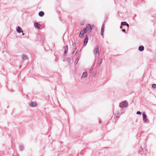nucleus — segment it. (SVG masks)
I'll list each match as a JSON object with an SVG mask.
<instances>
[{"instance_id": "f257e3e1", "label": "nucleus", "mask_w": 156, "mask_h": 156, "mask_svg": "<svg viewBox=\"0 0 156 156\" xmlns=\"http://www.w3.org/2000/svg\"><path fill=\"white\" fill-rule=\"evenodd\" d=\"M128 104L126 101H124L119 104V107L121 108L123 107H126L128 106Z\"/></svg>"}, {"instance_id": "f03ea898", "label": "nucleus", "mask_w": 156, "mask_h": 156, "mask_svg": "<svg viewBox=\"0 0 156 156\" xmlns=\"http://www.w3.org/2000/svg\"><path fill=\"white\" fill-rule=\"evenodd\" d=\"M88 38L87 36L86 35L85 37L84 41L83 46L84 47L86 46L88 42Z\"/></svg>"}, {"instance_id": "7ed1b4c3", "label": "nucleus", "mask_w": 156, "mask_h": 156, "mask_svg": "<svg viewBox=\"0 0 156 156\" xmlns=\"http://www.w3.org/2000/svg\"><path fill=\"white\" fill-rule=\"evenodd\" d=\"M93 52L94 55H96V54L99 55L100 53L98 48V47L95 48L93 50Z\"/></svg>"}, {"instance_id": "20e7f679", "label": "nucleus", "mask_w": 156, "mask_h": 156, "mask_svg": "<svg viewBox=\"0 0 156 156\" xmlns=\"http://www.w3.org/2000/svg\"><path fill=\"white\" fill-rule=\"evenodd\" d=\"M64 48L65 49V51H64V53L63 54V55L64 56H65L67 54L68 51V46H67V45H66V46L64 47Z\"/></svg>"}, {"instance_id": "39448f33", "label": "nucleus", "mask_w": 156, "mask_h": 156, "mask_svg": "<svg viewBox=\"0 0 156 156\" xmlns=\"http://www.w3.org/2000/svg\"><path fill=\"white\" fill-rule=\"evenodd\" d=\"M143 118L144 121L146 122L147 121V116L144 113H143Z\"/></svg>"}, {"instance_id": "423d86ee", "label": "nucleus", "mask_w": 156, "mask_h": 156, "mask_svg": "<svg viewBox=\"0 0 156 156\" xmlns=\"http://www.w3.org/2000/svg\"><path fill=\"white\" fill-rule=\"evenodd\" d=\"M86 29V30H89V32H90L91 30V25L89 24H88L86 28H85Z\"/></svg>"}, {"instance_id": "0eeeda50", "label": "nucleus", "mask_w": 156, "mask_h": 156, "mask_svg": "<svg viewBox=\"0 0 156 156\" xmlns=\"http://www.w3.org/2000/svg\"><path fill=\"white\" fill-rule=\"evenodd\" d=\"M34 26L35 27L37 28L38 29H40V24L37 22H35L34 23Z\"/></svg>"}, {"instance_id": "6e6552de", "label": "nucleus", "mask_w": 156, "mask_h": 156, "mask_svg": "<svg viewBox=\"0 0 156 156\" xmlns=\"http://www.w3.org/2000/svg\"><path fill=\"white\" fill-rule=\"evenodd\" d=\"M122 26H127V28H129V25L126 22H121Z\"/></svg>"}, {"instance_id": "1a4fd4ad", "label": "nucleus", "mask_w": 156, "mask_h": 156, "mask_svg": "<svg viewBox=\"0 0 156 156\" xmlns=\"http://www.w3.org/2000/svg\"><path fill=\"white\" fill-rule=\"evenodd\" d=\"M87 76V73L86 72H84L83 73L81 78H85Z\"/></svg>"}, {"instance_id": "9d476101", "label": "nucleus", "mask_w": 156, "mask_h": 156, "mask_svg": "<svg viewBox=\"0 0 156 156\" xmlns=\"http://www.w3.org/2000/svg\"><path fill=\"white\" fill-rule=\"evenodd\" d=\"M16 30L18 33H20L22 31V28L18 26L16 28Z\"/></svg>"}, {"instance_id": "9b49d317", "label": "nucleus", "mask_w": 156, "mask_h": 156, "mask_svg": "<svg viewBox=\"0 0 156 156\" xmlns=\"http://www.w3.org/2000/svg\"><path fill=\"white\" fill-rule=\"evenodd\" d=\"M144 46H143V45H140L138 49L139 51H142L144 50Z\"/></svg>"}, {"instance_id": "f8f14e48", "label": "nucleus", "mask_w": 156, "mask_h": 156, "mask_svg": "<svg viewBox=\"0 0 156 156\" xmlns=\"http://www.w3.org/2000/svg\"><path fill=\"white\" fill-rule=\"evenodd\" d=\"M22 59L23 60H26L27 58V55L24 54H22Z\"/></svg>"}, {"instance_id": "ddd939ff", "label": "nucleus", "mask_w": 156, "mask_h": 156, "mask_svg": "<svg viewBox=\"0 0 156 156\" xmlns=\"http://www.w3.org/2000/svg\"><path fill=\"white\" fill-rule=\"evenodd\" d=\"M87 31L88 30H86V29L84 28L83 30H81L80 32H81V33L84 34L86 33Z\"/></svg>"}, {"instance_id": "4468645a", "label": "nucleus", "mask_w": 156, "mask_h": 156, "mask_svg": "<svg viewBox=\"0 0 156 156\" xmlns=\"http://www.w3.org/2000/svg\"><path fill=\"white\" fill-rule=\"evenodd\" d=\"M44 12L43 11H40L39 12L38 15L41 17L43 16L44 15Z\"/></svg>"}, {"instance_id": "2eb2a0df", "label": "nucleus", "mask_w": 156, "mask_h": 156, "mask_svg": "<svg viewBox=\"0 0 156 156\" xmlns=\"http://www.w3.org/2000/svg\"><path fill=\"white\" fill-rule=\"evenodd\" d=\"M36 105V103L33 102H32L30 103V105L32 107H34Z\"/></svg>"}, {"instance_id": "dca6fc26", "label": "nucleus", "mask_w": 156, "mask_h": 156, "mask_svg": "<svg viewBox=\"0 0 156 156\" xmlns=\"http://www.w3.org/2000/svg\"><path fill=\"white\" fill-rule=\"evenodd\" d=\"M79 37L81 38H83V34H82V33H81V32H80L79 35Z\"/></svg>"}, {"instance_id": "f3484780", "label": "nucleus", "mask_w": 156, "mask_h": 156, "mask_svg": "<svg viewBox=\"0 0 156 156\" xmlns=\"http://www.w3.org/2000/svg\"><path fill=\"white\" fill-rule=\"evenodd\" d=\"M104 31V29H101V34L102 36L103 35V33Z\"/></svg>"}, {"instance_id": "a211bd4d", "label": "nucleus", "mask_w": 156, "mask_h": 156, "mask_svg": "<svg viewBox=\"0 0 156 156\" xmlns=\"http://www.w3.org/2000/svg\"><path fill=\"white\" fill-rule=\"evenodd\" d=\"M19 147H20V150L21 151H22L23 150V148H24L23 146L22 145L20 146Z\"/></svg>"}, {"instance_id": "6ab92c4d", "label": "nucleus", "mask_w": 156, "mask_h": 156, "mask_svg": "<svg viewBox=\"0 0 156 156\" xmlns=\"http://www.w3.org/2000/svg\"><path fill=\"white\" fill-rule=\"evenodd\" d=\"M67 61L69 63H70L71 61V59L70 58H68L67 59Z\"/></svg>"}, {"instance_id": "aec40b11", "label": "nucleus", "mask_w": 156, "mask_h": 156, "mask_svg": "<svg viewBox=\"0 0 156 156\" xmlns=\"http://www.w3.org/2000/svg\"><path fill=\"white\" fill-rule=\"evenodd\" d=\"M78 61H79L78 58L76 59L75 60V65H76V64H77V63H78Z\"/></svg>"}, {"instance_id": "412c9836", "label": "nucleus", "mask_w": 156, "mask_h": 156, "mask_svg": "<svg viewBox=\"0 0 156 156\" xmlns=\"http://www.w3.org/2000/svg\"><path fill=\"white\" fill-rule=\"evenodd\" d=\"M102 60H103V58H101L100 59V62L99 65V66H100V65L101 64L102 62Z\"/></svg>"}, {"instance_id": "4be33fe9", "label": "nucleus", "mask_w": 156, "mask_h": 156, "mask_svg": "<svg viewBox=\"0 0 156 156\" xmlns=\"http://www.w3.org/2000/svg\"><path fill=\"white\" fill-rule=\"evenodd\" d=\"M152 87L153 88H156V84H153L152 85Z\"/></svg>"}, {"instance_id": "5701e85b", "label": "nucleus", "mask_w": 156, "mask_h": 156, "mask_svg": "<svg viewBox=\"0 0 156 156\" xmlns=\"http://www.w3.org/2000/svg\"><path fill=\"white\" fill-rule=\"evenodd\" d=\"M136 114H137V115L140 114V115H141V112L139 111H138L136 112Z\"/></svg>"}, {"instance_id": "b1692460", "label": "nucleus", "mask_w": 156, "mask_h": 156, "mask_svg": "<svg viewBox=\"0 0 156 156\" xmlns=\"http://www.w3.org/2000/svg\"><path fill=\"white\" fill-rule=\"evenodd\" d=\"M105 29L104 24L103 23V25L101 27V29Z\"/></svg>"}, {"instance_id": "393cba45", "label": "nucleus", "mask_w": 156, "mask_h": 156, "mask_svg": "<svg viewBox=\"0 0 156 156\" xmlns=\"http://www.w3.org/2000/svg\"><path fill=\"white\" fill-rule=\"evenodd\" d=\"M76 43L75 42H74V43H73V46H74L76 45Z\"/></svg>"}, {"instance_id": "a878e982", "label": "nucleus", "mask_w": 156, "mask_h": 156, "mask_svg": "<svg viewBox=\"0 0 156 156\" xmlns=\"http://www.w3.org/2000/svg\"><path fill=\"white\" fill-rule=\"evenodd\" d=\"M122 31L125 33H126V30L125 29H122Z\"/></svg>"}, {"instance_id": "bb28decb", "label": "nucleus", "mask_w": 156, "mask_h": 156, "mask_svg": "<svg viewBox=\"0 0 156 156\" xmlns=\"http://www.w3.org/2000/svg\"><path fill=\"white\" fill-rule=\"evenodd\" d=\"M83 24H84L83 23H81V24H80L81 26H83Z\"/></svg>"}, {"instance_id": "cd10ccee", "label": "nucleus", "mask_w": 156, "mask_h": 156, "mask_svg": "<svg viewBox=\"0 0 156 156\" xmlns=\"http://www.w3.org/2000/svg\"><path fill=\"white\" fill-rule=\"evenodd\" d=\"M74 52H75V51H73V52L72 53V54H73L74 53Z\"/></svg>"}, {"instance_id": "c85d7f7f", "label": "nucleus", "mask_w": 156, "mask_h": 156, "mask_svg": "<svg viewBox=\"0 0 156 156\" xmlns=\"http://www.w3.org/2000/svg\"><path fill=\"white\" fill-rule=\"evenodd\" d=\"M122 26H121L120 27V29H122Z\"/></svg>"}, {"instance_id": "c756f323", "label": "nucleus", "mask_w": 156, "mask_h": 156, "mask_svg": "<svg viewBox=\"0 0 156 156\" xmlns=\"http://www.w3.org/2000/svg\"><path fill=\"white\" fill-rule=\"evenodd\" d=\"M22 33H23V35H24V34L23 32H22Z\"/></svg>"}, {"instance_id": "7c9ffc66", "label": "nucleus", "mask_w": 156, "mask_h": 156, "mask_svg": "<svg viewBox=\"0 0 156 156\" xmlns=\"http://www.w3.org/2000/svg\"><path fill=\"white\" fill-rule=\"evenodd\" d=\"M116 118H118V116H116Z\"/></svg>"}, {"instance_id": "2f4dec72", "label": "nucleus", "mask_w": 156, "mask_h": 156, "mask_svg": "<svg viewBox=\"0 0 156 156\" xmlns=\"http://www.w3.org/2000/svg\"><path fill=\"white\" fill-rule=\"evenodd\" d=\"M76 48H75V50H76Z\"/></svg>"}, {"instance_id": "473e14b6", "label": "nucleus", "mask_w": 156, "mask_h": 156, "mask_svg": "<svg viewBox=\"0 0 156 156\" xmlns=\"http://www.w3.org/2000/svg\"><path fill=\"white\" fill-rule=\"evenodd\" d=\"M77 53V52H76V54Z\"/></svg>"}]
</instances>
